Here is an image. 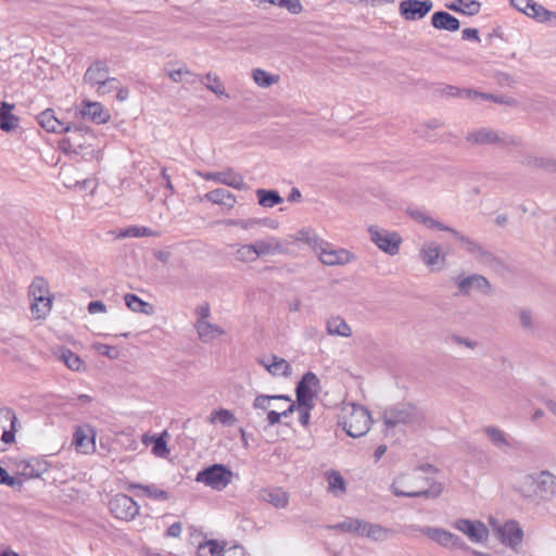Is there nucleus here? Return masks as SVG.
Masks as SVG:
<instances>
[{"mask_svg":"<svg viewBox=\"0 0 556 556\" xmlns=\"http://www.w3.org/2000/svg\"><path fill=\"white\" fill-rule=\"evenodd\" d=\"M391 491L395 496L437 498L441 495L443 485L416 470L397 476L391 484Z\"/></svg>","mask_w":556,"mask_h":556,"instance_id":"obj_1","label":"nucleus"},{"mask_svg":"<svg viewBox=\"0 0 556 556\" xmlns=\"http://www.w3.org/2000/svg\"><path fill=\"white\" fill-rule=\"evenodd\" d=\"M66 136L61 141V149L66 154L81 155L84 159H92L94 156L93 141L94 135L89 128L81 125H67Z\"/></svg>","mask_w":556,"mask_h":556,"instance_id":"obj_2","label":"nucleus"},{"mask_svg":"<svg viewBox=\"0 0 556 556\" xmlns=\"http://www.w3.org/2000/svg\"><path fill=\"white\" fill-rule=\"evenodd\" d=\"M525 496L548 502L556 495V472L540 470L526 475L522 481Z\"/></svg>","mask_w":556,"mask_h":556,"instance_id":"obj_3","label":"nucleus"},{"mask_svg":"<svg viewBox=\"0 0 556 556\" xmlns=\"http://www.w3.org/2000/svg\"><path fill=\"white\" fill-rule=\"evenodd\" d=\"M425 419L424 413L412 403H400L387 408L383 413L386 429L403 426H419Z\"/></svg>","mask_w":556,"mask_h":556,"instance_id":"obj_4","label":"nucleus"},{"mask_svg":"<svg viewBox=\"0 0 556 556\" xmlns=\"http://www.w3.org/2000/svg\"><path fill=\"white\" fill-rule=\"evenodd\" d=\"M467 142L477 146L497 144L501 147H521L522 140L515 135L500 132L492 128L482 127L467 134Z\"/></svg>","mask_w":556,"mask_h":556,"instance_id":"obj_5","label":"nucleus"},{"mask_svg":"<svg viewBox=\"0 0 556 556\" xmlns=\"http://www.w3.org/2000/svg\"><path fill=\"white\" fill-rule=\"evenodd\" d=\"M233 471L223 464H213L197 473L195 481L215 491H223L233 479Z\"/></svg>","mask_w":556,"mask_h":556,"instance_id":"obj_6","label":"nucleus"},{"mask_svg":"<svg viewBox=\"0 0 556 556\" xmlns=\"http://www.w3.org/2000/svg\"><path fill=\"white\" fill-rule=\"evenodd\" d=\"M342 419L344 431L352 438L363 437L370 429L371 416L363 406L352 405L350 414Z\"/></svg>","mask_w":556,"mask_h":556,"instance_id":"obj_7","label":"nucleus"},{"mask_svg":"<svg viewBox=\"0 0 556 556\" xmlns=\"http://www.w3.org/2000/svg\"><path fill=\"white\" fill-rule=\"evenodd\" d=\"M370 240L384 253L395 255L399 253L402 243L401 236L395 231L370 226L368 228Z\"/></svg>","mask_w":556,"mask_h":556,"instance_id":"obj_8","label":"nucleus"},{"mask_svg":"<svg viewBox=\"0 0 556 556\" xmlns=\"http://www.w3.org/2000/svg\"><path fill=\"white\" fill-rule=\"evenodd\" d=\"M84 81L92 87L97 86V92L104 94L106 93L104 87L117 80L109 76V66L104 61H96L87 68L84 75Z\"/></svg>","mask_w":556,"mask_h":556,"instance_id":"obj_9","label":"nucleus"},{"mask_svg":"<svg viewBox=\"0 0 556 556\" xmlns=\"http://www.w3.org/2000/svg\"><path fill=\"white\" fill-rule=\"evenodd\" d=\"M447 232H450L460 243L462 248L465 249V251L468 252L477 262L484 265H491L495 262L494 254L482 247L479 242L462 235L454 228H451Z\"/></svg>","mask_w":556,"mask_h":556,"instance_id":"obj_10","label":"nucleus"},{"mask_svg":"<svg viewBox=\"0 0 556 556\" xmlns=\"http://www.w3.org/2000/svg\"><path fill=\"white\" fill-rule=\"evenodd\" d=\"M112 515L121 520L129 521L139 515V505L126 494H116L109 502Z\"/></svg>","mask_w":556,"mask_h":556,"instance_id":"obj_11","label":"nucleus"},{"mask_svg":"<svg viewBox=\"0 0 556 556\" xmlns=\"http://www.w3.org/2000/svg\"><path fill=\"white\" fill-rule=\"evenodd\" d=\"M320 262L327 266L346 265L355 260V255L345 249H334L329 243H323L318 249Z\"/></svg>","mask_w":556,"mask_h":556,"instance_id":"obj_12","label":"nucleus"},{"mask_svg":"<svg viewBox=\"0 0 556 556\" xmlns=\"http://www.w3.org/2000/svg\"><path fill=\"white\" fill-rule=\"evenodd\" d=\"M455 283L458 288V294L469 295L472 290L479 291L483 294L491 293L492 287L488 278L479 274H472L467 277L455 278Z\"/></svg>","mask_w":556,"mask_h":556,"instance_id":"obj_13","label":"nucleus"},{"mask_svg":"<svg viewBox=\"0 0 556 556\" xmlns=\"http://www.w3.org/2000/svg\"><path fill=\"white\" fill-rule=\"evenodd\" d=\"M433 8L431 0H403L400 2L399 11L406 21H418L424 18Z\"/></svg>","mask_w":556,"mask_h":556,"instance_id":"obj_14","label":"nucleus"},{"mask_svg":"<svg viewBox=\"0 0 556 556\" xmlns=\"http://www.w3.org/2000/svg\"><path fill=\"white\" fill-rule=\"evenodd\" d=\"M421 532L443 547L454 549L467 548V545L458 535L444 529L426 527L421 529Z\"/></svg>","mask_w":556,"mask_h":556,"instance_id":"obj_15","label":"nucleus"},{"mask_svg":"<svg viewBox=\"0 0 556 556\" xmlns=\"http://www.w3.org/2000/svg\"><path fill=\"white\" fill-rule=\"evenodd\" d=\"M318 384L319 380L314 372L308 371L304 374L295 388L296 403L300 406L313 405V400L316 395V391L313 388Z\"/></svg>","mask_w":556,"mask_h":556,"instance_id":"obj_16","label":"nucleus"},{"mask_svg":"<svg viewBox=\"0 0 556 556\" xmlns=\"http://www.w3.org/2000/svg\"><path fill=\"white\" fill-rule=\"evenodd\" d=\"M501 542L516 549L522 542L523 531L515 520H508L503 526L494 528Z\"/></svg>","mask_w":556,"mask_h":556,"instance_id":"obj_17","label":"nucleus"},{"mask_svg":"<svg viewBox=\"0 0 556 556\" xmlns=\"http://www.w3.org/2000/svg\"><path fill=\"white\" fill-rule=\"evenodd\" d=\"M17 417L13 409L9 407L0 408V438L3 444H11L15 441ZM4 451L0 446V452Z\"/></svg>","mask_w":556,"mask_h":556,"instance_id":"obj_18","label":"nucleus"},{"mask_svg":"<svg viewBox=\"0 0 556 556\" xmlns=\"http://www.w3.org/2000/svg\"><path fill=\"white\" fill-rule=\"evenodd\" d=\"M200 176L205 180H213L237 190H244L247 188L243 177L232 168H227L223 172L200 173Z\"/></svg>","mask_w":556,"mask_h":556,"instance_id":"obj_19","label":"nucleus"},{"mask_svg":"<svg viewBox=\"0 0 556 556\" xmlns=\"http://www.w3.org/2000/svg\"><path fill=\"white\" fill-rule=\"evenodd\" d=\"M419 256L432 271L442 269L446 261L445 256L441 254L440 244L434 241L426 242L419 251Z\"/></svg>","mask_w":556,"mask_h":556,"instance_id":"obj_20","label":"nucleus"},{"mask_svg":"<svg viewBox=\"0 0 556 556\" xmlns=\"http://www.w3.org/2000/svg\"><path fill=\"white\" fill-rule=\"evenodd\" d=\"M454 528L467 535L473 542L479 543L486 540L489 530L481 521H472L469 519H457L454 522Z\"/></svg>","mask_w":556,"mask_h":556,"instance_id":"obj_21","label":"nucleus"},{"mask_svg":"<svg viewBox=\"0 0 556 556\" xmlns=\"http://www.w3.org/2000/svg\"><path fill=\"white\" fill-rule=\"evenodd\" d=\"M96 433L90 428L78 427L74 433V444L76 448L84 453L89 454L96 450Z\"/></svg>","mask_w":556,"mask_h":556,"instance_id":"obj_22","label":"nucleus"},{"mask_svg":"<svg viewBox=\"0 0 556 556\" xmlns=\"http://www.w3.org/2000/svg\"><path fill=\"white\" fill-rule=\"evenodd\" d=\"M258 500L273 505L275 508H286L289 504V495L281 488H266L258 493Z\"/></svg>","mask_w":556,"mask_h":556,"instance_id":"obj_23","label":"nucleus"},{"mask_svg":"<svg viewBox=\"0 0 556 556\" xmlns=\"http://www.w3.org/2000/svg\"><path fill=\"white\" fill-rule=\"evenodd\" d=\"M38 124L48 132L62 134L66 130V124L60 121L52 109H47L37 115Z\"/></svg>","mask_w":556,"mask_h":556,"instance_id":"obj_24","label":"nucleus"},{"mask_svg":"<svg viewBox=\"0 0 556 556\" xmlns=\"http://www.w3.org/2000/svg\"><path fill=\"white\" fill-rule=\"evenodd\" d=\"M258 363L266 368V370L275 377L285 376L288 377L291 374L290 364L277 355H270L268 359L261 358Z\"/></svg>","mask_w":556,"mask_h":556,"instance_id":"obj_25","label":"nucleus"},{"mask_svg":"<svg viewBox=\"0 0 556 556\" xmlns=\"http://www.w3.org/2000/svg\"><path fill=\"white\" fill-rule=\"evenodd\" d=\"M257 258L268 255L282 253L283 248L280 240L276 237H267L265 239L253 242Z\"/></svg>","mask_w":556,"mask_h":556,"instance_id":"obj_26","label":"nucleus"},{"mask_svg":"<svg viewBox=\"0 0 556 556\" xmlns=\"http://www.w3.org/2000/svg\"><path fill=\"white\" fill-rule=\"evenodd\" d=\"M431 24L437 29L456 31L460 27L459 21L445 11L434 12L431 16Z\"/></svg>","mask_w":556,"mask_h":556,"instance_id":"obj_27","label":"nucleus"},{"mask_svg":"<svg viewBox=\"0 0 556 556\" xmlns=\"http://www.w3.org/2000/svg\"><path fill=\"white\" fill-rule=\"evenodd\" d=\"M409 216L417 223L426 226L429 229H435L440 231H448L451 227L445 226L441 222L432 218L427 212L418 208L409 210Z\"/></svg>","mask_w":556,"mask_h":556,"instance_id":"obj_28","label":"nucleus"},{"mask_svg":"<svg viewBox=\"0 0 556 556\" xmlns=\"http://www.w3.org/2000/svg\"><path fill=\"white\" fill-rule=\"evenodd\" d=\"M198 336L202 342H208L225 333L224 329L215 324L205 320H197L194 325Z\"/></svg>","mask_w":556,"mask_h":556,"instance_id":"obj_29","label":"nucleus"},{"mask_svg":"<svg viewBox=\"0 0 556 556\" xmlns=\"http://www.w3.org/2000/svg\"><path fill=\"white\" fill-rule=\"evenodd\" d=\"M525 14L538 22H546L556 25V12L549 11L536 2H531L528 10L525 11Z\"/></svg>","mask_w":556,"mask_h":556,"instance_id":"obj_30","label":"nucleus"},{"mask_svg":"<svg viewBox=\"0 0 556 556\" xmlns=\"http://www.w3.org/2000/svg\"><path fill=\"white\" fill-rule=\"evenodd\" d=\"M83 116L89 117L97 124H104L109 121L110 114L103 109L99 102H86L83 110Z\"/></svg>","mask_w":556,"mask_h":556,"instance_id":"obj_31","label":"nucleus"},{"mask_svg":"<svg viewBox=\"0 0 556 556\" xmlns=\"http://www.w3.org/2000/svg\"><path fill=\"white\" fill-rule=\"evenodd\" d=\"M204 199L207 201L232 208L237 202L236 197L226 189L217 188L205 193Z\"/></svg>","mask_w":556,"mask_h":556,"instance_id":"obj_32","label":"nucleus"},{"mask_svg":"<svg viewBox=\"0 0 556 556\" xmlns=\"http://www.w3.org/2000/svg\"><path fill=\"white\" fill-rule=\"evenodd\" d=\"M364 526L365 520L348 517L343 521L329 526L328 528L343 533H353L362 536Z\"/></svg>","mask_w":556,"mask_h":556,"instance_id":"obj_33","label":"nucleus"},{"mask_svg":"<svg viewBox=\"0 0 556 556\" xmlns=\"http://www.w3.org/2000/svg\"><path fill=\"white\" fill-rule=\"evenodd\" d=\"M258 205L271 208L283 202V198L274 189H257L255 191Z\"/></svg>","mask_w":556,"mask_h":556,"instance_id":"obj_34","label":"nucleus"},{"mask_svg":"<svg viewBox=\"0 0 556 556\" xmlns=\"http://www.w3.org/2000/svg\"><path fill=\"white\" fill-rule=\"evenodd\" d=\"M484 433L497 448L511 447L510 438L507 433L496 426H486L483 429Z\"/></svg>","mask_w":556,"mask_h":556,"instance_id":"obj_35","label":"nucleus"},{"mask_svg":"<svg viewBox=\"0 0 556 556\" xmlns=\"http://www.w3.org/2000/svg\"><path fill=\"white\" fill-rule=\"evenodd\" d=\"M14 105L2 102L0 105V129L3 131H12L17 127L18 118L12 114Z\"/></svg>","mask_w":556,"mask_h":556,"instance_id":"obj_36","label":"nucleus"},{"mask_svg":"<svg viewBox=\"0 0 556 556\" xmlns=\"http://www.w3.org/2000/svg\"><path fill=\"white\" fill-rule=\"evenodd\" d=\"M446 8L454 12L472 16L479 13L481 3L477 0H454L451 3H447Z\"/></svg>","mask_w":556,"mask_h":556,"instance_id":"obj_37","label":"nucleus"},{"mask_svg":"<svg viewBox=\"0 0 556 556\" xmlns=\"http://www.w3.org/2000/svg\"><path fill=\"white\" fill-rule=\"evenodd\" d=\"M393 534L389 528H384L378 523H370L365 521L364 531L362 536L371 539L374 541H384Z\"/></svg>","mask_w":556,"mask_h":556,"instance_id":"obj_38","label":"nucleus"},{"mask_svg":"<svg viewBox=\"0 0 556 556\" xmlns=\"http://www.w3.org/2000/svg\"><path fill=\"white\" fill-rule=\"evenodd\" d=\"M328 481V492L336 496L342 495L346 492V483L343 476L337 470H330L326 472Z\"/></svg>","mask_w":556,"mask_h":556,"instance_id":"obj_39","label":"nucleus"},{"mask_svg":"<svg viewBox=\"0 0 556 556\" xmlns=\"http://www.w3.org/2000/svg\"><path fill=\"white\" fill-rule=\"evenodd\" d=\"M522 165L530 168H540L548 173H556V160L540 156H526Z\"/></svg>","mask_w":556,"mask_h":556,"instance_id":"obj_40","label":"nucleus"},{"mask_svg":"<svg viewBox=\"0 0 556 556\" xmlns=\"http://www.w3.org/2000/svg\"><path fill=\"white\" fill-rule=\"evenodd\" d=\"M127 489L130 490V491L135 490V489H139V490L142 491V493L147 497H150V498H153V500H156V501H167V500H169L168 492L159 489L154 484L143 485V484H139V483H130Z\"/></svg>","mask_w":556,"mask_h":556,"instance_id":"obj_41","label":"nucleus"},{"mask_svg":"<svg viewBox=\"0 0 556 556\" xmlns=\"http://www.w3.org/2000/svg\"><path fill=\"white\" fill-rule=\"evenodd\" d=\"M125 303L129 309L136 313H142L146 315H151L153 313V306L141 300L139 296L132 293H127L125 295Z\"/></svg>","mask_w":556,"mask_h":556,"instance_id":"obj_42","label":"nucleus"},{"mask_svg":"<svg viewBox=\"0 0 556 556\" xmlns=\"http://www.w3.org/2000/svg\"><path fill=\"white\" fill-rule=\"evenodd\" d=\"M327 331L329 334H336L345 338L351 337L352 334L351 327L343 318L339 316L332 317L327 321Z\"/></svg>","mask_w":556,"mask_h":556,"instance_id":"obj_43","label":"nucleus"},{"mask_svg":"<svg viewBox=\"0 0 556 556\" xmlns=\"http://www.w3.org/2000/svg\"><path fill=\"white\" fill-rule=\"evenodd\" d=\"M58 357L71 370L79 371L84 367V361L68 349H61Z\"/></svg>","mask_w":556,"mask_h":556,"instance_id":"obj_44","label":"nucleus"},{"mask_svg":"<svg viewBox=\"0 0 556 556\" xmlns=\"http://www.w3.org/2000/svg\"><path fill=\"white\" fill-rule=\"evenodd\" d=\"M211 424L219 422L224 426H233L237 421L236 416L228 409L219 408L213 410L208 416Z\"/></svg>","mask_w":556,"mask_h":556,"instance_id":"obj_45","label":"nucleus"},{"mask_svg":"<svg viewBox=\"0 0 556 556\" xmlns=\"http://www.w3.org/2000/svg\"><path fill=\"white\" fill-rule=\"evenodd\" d=\"M252 78L254 83L262 88H268L279 80L278 75H271L262 68L253 70Z\"/></svg>","mask_w":556,"mask_h":556,"instance_id":"obj_46","label":"nucleus"},{"mask_svg":"<svg viewBox=\"0 0 556 556\" xmlns=\"http://www.w3.org/2000/svg\"><path fill=\"white\" fill-rule=\"evenodd\" d=\"M28 292L33 300H41V296L50 294L47 280L42 277H35Z\"/></svg>","mask_w":556,"mask_h":556,"instance_id":"obj_47","label":"nucleus"},{"mask_svg":"<svg viewBox=\"0 0 556 556\" xmlns=\"http://www.w3.org/2000/svg\"><path fill=\"white\" fill-rule=\"evenodd\" d=\"M160 233L157 231L152 230L151 228L144 227V226H131L124 230H122L118 235L119 238H126V237H134V238H140V237H159Z\"/></svg>","mask_w":556,"mask_h":556,"instance_id":"obj_48","label":"nucleus"},{"mask_svg":"<svg viewBox=\"0 0 556 556\" xmlns=\"http://www.w3.org/2000/svg\"><path fill=\"white\" fill-rule=\"evenodd\" d=\"M295 240L306 243L308 247L314 249L316 252L324 243L319 237L309 229H301L296 232Z\"/></svg>","mask_w":556,"mask_h":556,"instance_id":"obj_49","label":"nucleus"},{"mask_svg":"<svg viewBox=\"0 0 556 556\" xmlns=\"http://www.w3.org/2000/svg\"><path fill=\"white\" fill-rule=\"evenodd\" d=\"M41 300H33L31 303V313L36 316V318L45 317L51 308L52 299L50 294L46 296H41Z\"/></svg>","mask_w":556,"mask_h":556,"instance_id":"obj_50","label":"nucleus"},{"mask_svg":"<svg viewBox=\"0 0 556 556\" xmlns=\"http://www.w3.org/2000/svg\"><path fill=\"white\" fill-rule=\"evenodd\" d=\"M203 79H206L210 81V84H206L205 87L214 92L215 94L219 97H225L226 99H229V94L226 93L225 87L219 79L218 76L213 75L212 73H207L204 77H200V80L203 81Z\"/></svg>","mask_w":556,"mask_h":556,"instance_id":"obj_51","label":"nucleus"},{"mask_svg":"<svg viewBox=\"0 0 556 556\" xmlns=\"http://www.w3.org/2000/svg\"><path fill=\"white\" fill-rule=\"evenodd\" d=\"M223 553L224 547L219 546L217 541L214 540L206 541L198 546L199 556H225Z\"/></svg>","mask_w":556,"mask_h":556,"instance_id":"obj_52","label":"nucleus"},{"mask_svg":"<svg viewBox=\"0 0 556 556\" xmlns=\"http://www.w3.org/2000/svg\"><path fill=\"white\" fill-rule=\"evenodd\" d=\"M236 258L244 263L254 262L257 260L253 243L240 245L236 250Z\"/></svg>","mask_w":556,"mask_h":556,"instance_id":"obj_53","label":"nucleus"},{"mask_svg":"<svg viewBox=\"0 0 556 556\" xmlns=\"http://www.w3.org/2000/svg\"><path fill=\"white\" fill-rule=\"evenodd\" d=\"M269 3L287 9L291 14H299L303 11L300 0H269Z\"/></svg>","mask_w":556,"mask_h":556,"instance_id":"obj_54","label":"nucleus"},{"mask_svg":"<svg viewBox=\"0 0 556 556\" xmlns=\"http://www.w3.org/2000/svg\"><path fill=\"white\" fill-rule=\"evenodd\" d=\"M151 440L153 442L152 452L155 456L165 457L169 453L163 435L152 437Z\"/></svg>","mask_w":556,"mask_h":556,"instance_id":"obj_55","label":"nucleus"},{"mask_svg":"<svg viewBox=\"0 0 556 556\" xmlns=\"http://www.w3.org/2000/svg\"><path fill=\"white\" fill-rule=\"evenodd\" d=\"M473 93H476V94H472L471 99L480 98L482 100L493 101L495 103H501V104H511L515 102L513 99H509V98L497 97L492 93L480 92L477 90H473Z\"/></svg>","mask_w":556,"mask_h":556,"instance_id":"obj_56","label":"nucleus"},{"mask_svg":"<svg viewBox=\"0 0 556 556\" xmlns=\"http://www.w3.org/2000/svg\"><path fill=\"white\" fill-rule=\"evenodd\" d=\"M445 92L448 97L466 99H471L472 94H475L472 89H459L453 86H447Z\"/></svg>","mask_w":556,"mask_h":556,"instance_id":"obj_57","label":"nucleus"},{"mask_svg":"<svg viewBox=\"0 0 556 556\" xmlns=\"http://www.w3.org/2000/svg\"><path fill=\"white\" fill-rule=\"evenodd\" d=\"M261 223H263L262 220L260 219H253V218H250V219H227L225 222V224L227 226H237V227H241L242 229H249L255 225H260Z\"/></svg>","mask_w":556,"mask_h":556,"instance_id":"obj_58","label":"nucleus"},{"mask_svg":"<svg viewBox=\"0 0 556 556\" xmlns=\"http://www.w3.org/2000/svg\"><path fill=\"white\" fill-rule=\"evenodd\" d=\"M519 323L526 331H533L534 326L532 315L529 309H521L519 312Z\"/></svg>","mask_w":556,"mask_h":556,"instance_id":"obj_59","label":"nucleus"},{"mask_svg":"<svg viewBox=\"0 0 556 556\" xmlns=\"http://www.w3.org/2000/svg\"><path fill=\"white\" fill-rule=\"evenodd\" d=\"M7 484L9 486L21 485V481L14 477H11L5 469L0 467V484Z\"/></svg>","mask_w":556,"mask_h":556,"instance_id":"obj_60","label":"nucleus"},{"mask_svg":"<svg viewBox=\"0 0 556 556\" xmlns=\"http://www.w3.org/2000/svg\"><path fill=\"white\" fill-rule=\"evenodd\" d=\"M313 407V405H308V406H300L298 404V412L300 414L299 416V421L302 426L304 427H307L308 424H309V418H311V414H309V409Z\"/></svg>","mask_w":556,"mask_h":556,"instance_id":"obj_61","label":"nucleus"},{"mask_svg":"<svg viewBox=\"0 0 556 556\" xmlns=\"http://www.w3.org/2000/svg\"><path fill=\"white\" fill-rule=\"evenodd\" d=\"M270 401H271L270 395H265V394L257 395L253 402V407L256 409L267 410Z\"/></svg>","mask_w":556,"mask_h":556,"instance_id":"obj_62","label":"nucleus"},{"mask_svg":"<svg viewBox=\"0 0 556 556\" xmlns=\"http://www.w3.org/2000/svg\"><path fill=\"white\" fill-rule=\"evenodd\" d=\"M210 305L203 303L195 308L197 320L205 321L210 317Z\"/></svg>","mask_w":556,"mask_h":556,"instance_id":"obj_63","label":"nucleus"},{"mask_svg":"<svg viewBox=\"0 0 556 556\" xmlns=\"http://www.w3.org/2000/svg\"><path fill=\"white\" fill-rule=\"evenodd\" d=\"M462 38L464 40H475L477 42L480 41L479 31L477 28H465L462 31Z\"/></svg>","mask_w":556,"mask_h":556,"instance_id":"obj_64","label":"nucleus"}]
</instances>
